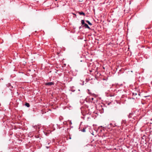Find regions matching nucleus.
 Returning <instances> with one entry per match:
<instances>
[{"instance_id": "1", "label": "nucleus", "mask_w": 152, "mask_h": 152, "mask_svg": "<svg viewBox=\"0 0 152 152\" xmlns=\"http://www.w3.org/2000/svg\"><path fill=\"white\" fill-rule=\"evenodd\" d=\"M54 84V83L53 82H50L46 83L45 84V85L47 86H51L52 85H53Z\"/></svg>"}, {"instance_id": "2", "label": "nucleus", "mask_w": 152, "mask_h": 152, "mask_svg": "<svg viewBox=\"0 0 152 152\" xmlns=\"http://www.w3.org/2000/svg\"><path fill=\"white\" fill-rule=\"evenodd\" d=\"M83 27H84L85 28H88L89 29H90V27L88 26V25L86 23H85L84 25L83 26Z\"/></svg>"}, {"instance_id": "3", "label": "nucleus", "mask_w": 152, "mask_h": 152, "mask_svg": "<svg viewBox=\"0 0 152 152\" xmlns=\"http://www.w3.org/2000/svg\"><path fill=\"white\" fill-rule=\"evenodd\" d=\"M7 86L8 87H10V89H11V88H13V87L12 86H11L10 84V83H8L7 85Z\"/></svg>"}, {"instance_id": "4", "label": "nucleus", "mask_w": 152, "mask_h": 152, "mask_svg": "<svg viewBox=\"0 0 152 152\" xmlns=\"http://www.w3.org/2000/svg\"><path fill=\"white\" fill-rule=\"evenodd\" d=\"M86 127H84L83 128V129L81 130V132H86Z\"/></svg>"}, {"instance_id": "5", "label": "nucleus", "mask_w": 152, "mask_h": 152, "mask_svg": "<svg viewBox=\"0 0 152 152\" xmlns=\"http://www.w3.org/2000/svg\"><path fill=\"white\" fill-rule=\"evenodd\" d=\"M86 22L88 23V24L90 25H92V24L88 20H86Z\"/></svg>"}, {"instance_id": "6", "label": "nucleus", "mask_w": 152, "mask_h": 152, "mask_svg": "<svg viewBox=\"0 0 152 152\" xmlns=\"http://www.w3.org/2000/svg\"><path fill=\"white\" fill-rule=\"evenodd\" d=\"M25 105L27 107H30L29 104L28 103H26L25 104Z\"/></svg>"}, {"instance_id": "7", "label": "nucleus", "mask_w": 152, "mask_h": 152, "mask_svg": "<svg viewBox=\"0 0 152 152\" xmlns=\"http://www.w3.org/2000/svg\"><path fill=\"white\" fill-rule=\"evenodd\" d=\"M79 13L80 15H85V14L83 12H79Z\"/></svg>"}, {"instance_id": "8", "label": "nucleus", "mask_w": 152, "mask_h": 152, "mask_svg": "<svg viewBox=\"0 0 152 152\" xmlns=\"http://www.w3.org/2000/svg\"><path fill=\"white\" fill-rule=\"evenodd\" d=\"M81 23L82 25H84L85 24L84 20H82L81 21Z\"/></svg>"}, {"instance_id": "9", "label": "nucleus", "mask_w": 152, "mask_h": 152, "mask_svg": "<svg viewBox=\"0 0 152 152\" xmlns=\"http://www.w3.org/2000/svg\"><path fill=\"white\" fill-rule=\"evenodd\" d=\"M111 102H106V104H107L108 105H109L110 104H111Z\"/></svg>"}, {"instance_id": "10", "label": "nucleus", "mask_w": 152, "mask_h": 152, "mask_svg": "<svg viewBox=\"0 0 152 152\" xmlns=\"http://www.w3.org/2000/svg\"><path fill=\"white\" fill-rule=\"evenodd\" d=\"M99 131H100L101 132H102V129H100V127H99Z\"/></svg>"}, {"instance_id": "11", "label": "nucleus", "mask_w": 152, "mask_h": 152, "mask_svg": "<svg viewBox=\"0 0 152 152\" xmlns=\"http://www.w3.org/2000/svg\"><path fill=\"white\" fill-rule=\"evenodd\" d=\"M126 122V121L125 120H123L122 121V123H125Z\"/></svg>"}, {"instance_id": "12", "label": "nucleus", "mask_w": 152, "mask_h": 152, "mask_svg": "<svg viewBox=\"0 0 152 152\" xmlns=\"http://www.w3.org/2000/svg\"><path fill=\"white\" fill-rule=\"evenodd\" d=\"M69 124L70 125H71V124H72V122H71V121H69Z\"/></svg>"}, {"instance_id": "13", "label": "nucleus", "mask_w": 152, "mask_h": 152, "mask_svg": "<svg viewBox=\"0 0 152 152\" xmlns=\"http://www.w3.org/2000/svg\"><path fill=\"white\" fill-rule=\"evenodd\" d=\"M79 2H82L83 1V0H78Z\"/></svg>"}, {"instance_id": "14", "label": "nucleus", "mask_w": 152, "mask_h": 152, "mask_svg": "<svg viewBox=\"0 0 152 152\" xmlns=\"http://www.w3.org/2000/svg\"><path fill=\"white\" fill-rule=\"evenodd\" d=\"M110 125L111 126H113V124H111V123L110 124Z\"/></svg>"}, {"instance_id": "15", "label": "nucleus", "mask_w": 152, "mask_h": 152, "mask_svg": "<svg viewBox=\"0 0 152 152\" xmlns=\"http://www.w3.org/2000/svg\"><path fill=\"white\" fill-rule=\"evenodd\" d=\"M91 99L92 101H93V100L94 99V98H92Z\"/></svg>"}, {"instance_id": "16", "label": "nucleus", "mask_w": 152, "mask_h": 152, "mask_svg": "<svg viewBox=\"0 0 152 152\" xmlns=\"http://www.w3.org/2000/svg\"><path fill=\"white\" fill-rule=\"evenodd\" d=\"M103 69H104L105 68L104 66H103Z\"/></svg>"}, {"instance_id": "17", "label": "nucleus", "mask_w": 152, "mask_h": 152, "mask_svg": "<svg viewBox=\"0 0 152 152\" xmlns=\"http://www.w3.org/2000/svg\"><path fill=\"white\" fill-rule=\"evenodd\" d=\"M103 80H104V78H103Z\"/></svg>"}, {"instance_id": "18", "label": "nucleus", "mask_w": 152, "mask_h": 152, "mask_svg": "<svg viewBox=\"0 0 152 152\" xmlns=\"http://www.w3.org/2000/svg\"><path fill=\"white\" fill-rule=\"evenodd\" d=\"M81 28V27L80 26V27H79V28L80 29Z\"/></svg>"}, {"instance_id": "19", "label": "nucleus", "mask_w": 152, "mask_h": 152, "mask_svg": "<svg viewBox=\"0 0 152 152\" xmlns=\"http://www.w3.org/2000/svg\"><path fill=\"white\" fill-rule=\"evenodd\" d=\"M102 129H103V130H104V127H103Z\"/></svg>"}, {"instance_id": "20", "label": "nucleus", "mask_w": 152, "mask_h": 152, "mask_svg": "<svg viewBox=\"0 0 152 152\" xmlns=\"http://www.w3.org/2000/svg\"><path fill=\"white\" fill-rule=\"evenodd\" d=\"M134 93H133V95H134Z\"/></svg>"}, {"instance_id": "21", "label": "nucleus", "mask_w": 152, "mask_h": 152, "mask_svg": "<svg viewBox=\"0 0 152 152\" xmlns=\"http://www.w3.org/2000/svg\"><path fill=\"white\" fill-rule=\"evenodd\" d=\"M46 148H48V147H46Z\"/></svg>"}, {"instance_id": "22", "label": "nucleus", "mask_w": 152, "mask_h": 152, "mask_svg": "<svg viewBox=\"0 0 152 152\" xmlns=\"http://www.w3.org/2000/svg\"><path fill=\"white\" fill-rule=\"evenodd\" d=\"M102 127V126H101V128Z\"/></svg>"}, {"instance_id": "23", "label": "nucleus", "mask_w": 152, "mask_h": 152, "mask_svg": "<svg viewBox=\"0 0 152 152\" xmlns=\"http://www.w3.org/2000/svg\"><path fill=\"white\" fill-rule=\"evenodd\" d=\"M55 0V1H57V0Z\"/></svg>"}]
</instances>
